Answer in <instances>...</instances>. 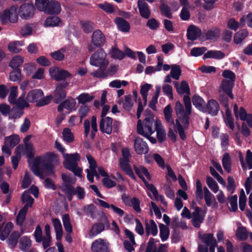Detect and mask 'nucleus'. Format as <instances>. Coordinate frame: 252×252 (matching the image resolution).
I'll return each instance as SVG.
<instances>
[{"label":"nucleus","mask_w":252,"mask_h":252,"mask_svg":"<svg viewBox=\"0 0 252 252\" xmlns=\"http://www.w3.org/2000/svg\"><path fill=\"white\" fill-rule=\"evenodd\" d=\"M133 169L136 175L142 181L147 189L152 192L156 200L158 201V191L157 188L154 186L153 184H149L144 177V175L145 176L146 178L149 181L152 180V176L147 168L142 165H140L139 166L134 165Z\"/></svg>","instance_id":"f257e3e1"},{"label":"nucleus","mask_w":252,"mask_h":252,"mask_svg":"<svg viewBox=\"0 0 252 252\" xmlns=\"http://www.w3.org/2000/svg\"><path fill=\"white\" fill-rule=\"evenodd\" d=\"M154 118H145L143 120V124L141 120H139L137 124V132L143 136L148 138L155 131V128L153 126L155 124Z\"/></svg>","instance_id":"f03ea898"},{"label":"nucleus","mask_w":252,"mask_h":252,"mask_svg":"<svg viewBox=\"0 0 252 252\" xmlns=\"http://www.w3.org/2000/svg\"><path fill=\"white\" fill-rule=\"evenodd\" d=\"M90 64L94 66H107L109 62L106 60V54L100 48L94 53L90 59Z\"/></svg>","instance_id":"7ed1b4c3"},{"label":"nucleus","mask_w":252,"mask_h":252,"mask_svg":"<svg viewBox=\"0 0 252 252\" xmlns=\"http://www.w3.org/2000/svg\"><path fill=\"white\" fill-rule=\"evenodd\" d=\"M68 85L69 83L65 81L57 84L56 88L53 92V95H52L53 101L55 103L59 104L65 98L66 92L65 89Z\"/></svg>","instance_id":"20e7f679"},{"label":"nucleus","mask_w":252,"mask_h":252,"mask_svg":"<svg viewBox=\"0 0 252 252\" xmlns=\"http://www.w3.org/2000/svg\"><path fill=\"white\" fill-rule=\"evenodd\" d=\"M175 110L178 117L177 120L184 124L185 128H188L189 124V116L187 114V111H185L184 106L180 101H176Z\"/></svg>","instance_id":"39448f33"},{"label":"nucleus","mask_w":252,"mask_h":252,"mask_svg":"<svg viewBox=\"0 0 252 252\" xmlns=\"http://www.w3.org/2000/svg\"><path fill=\"white\" fill-rule=\"evenodd\" d=\"M17 7L12 6L9 9H6L2 13L0 16V20L3 24H6L8 22L15 23L17 21Z\"/></svg>","instance_id":"423d86ee"},{"label":"nucleus","mask_w":252,"mask_h":252,"mask_svg":"<svg viewBox=\"0 0 252 252\" xmlns=\"http://www.w3.org/2000/svg\"><path fill=\"white\" fill-rule=\"evenodd\" d=\"M49 74L51 77L57 81L64 80L72 77L71 74L68 71L57 67H51L49 69Z\"/></svg>","instance_id":"0eeeda50"},{"label":"nucleus","mask_w":252,"mask_h":252,"mask_svg":"<svg viewBox=\"0 0 252 252\" xmlns=\"http://www.w3.org/2000/svg\"><path fill=\"white\" fill-rule=\"evenodd\" d=\"M101 220L103 222H98L94 224L90 232V235L93 237L97 235L104 230L105 225L107 227H109L110 223L108 219L105 214L101 217Z\"/></svg>","instance_id":"6e6552de"},{"label":"nucleus","mask_w":252,"mask_h":252,"mask_svg":"<svg viewBox=\"0 0 252 252\" xmlns=\"http://www.w3.org/2000/svg\"><path fill=\"white\" fill-rule=\"evenodd\" d=\"M63 157L64 159L63 165L66 169H68V167L77 166L78 162L81 159V157L78 153L64 154Z\"/></svg>","instance_id":"1a4fd4ad"},{"label":"nucleus","mask_w":252,"mask_h":252,"mask_svg":"<svg viewBox=\"0 0 252 252\" xmlns=\"http://www.w3.org/2000/svg\"><path fill=\"white\" fill-rule=\"evenodd\" d=\"M220 110V105L217 101L214 99H211L205 104L203 112H207L212 116H216L218 114Z\"/></svg>","instance_id":"9d476101"},{"label":"nucleus","mask_w":252,"mask_h":252,"mask_svg":"<svg viewBox=\"0 0 252 252\" xmlns=\"http://www.w3.org/2000/svg\"><path fill=\"white\" fill-rule=\"evenodd\" d=\"M34 8L32 4L25 3L22 4L19 10L20 16L24 19H28L32 17L34 14Z\"/></svg>","instance_id":"9b49d317"},{"label":"nucleus","mask_w":252,"mask_h":252,"mask_svg":"<svg viewBox=\"0 0 252 252\" xmlns=\"http://www.w3.org/2000/svg\"><path fill=\"white\" fill-rule=\"evenodd\" d=\"M91 250L93 252H109V243L103 239H98L92 243Z\"/></svg>","instance_id":"f8f14e48"},{"label":"nucleus","mask_w":252,"mask_h":252,"mask_svg":"<svg viewBox=\"0 0 252 252\" xmlns=\"http://www.w3.org/2000/svg\"><path fill=\"white\" fill-rule=\"evenodd\" d=\"M134 147L135 151L138 155L146 154L149 152V147L147 143L140 137L135 139Z\"/></svg>","instance_id":"ddd939ff"},{"label":"nucleus","mask_w":252,"mask_h":252,"mask_svg":"<svg viewBox=\"0 0 252 252\" xmlns=\"http://www.w3.org/2000/svg\"><path fill=\"white\" fill-rule=\"evenodd\" d=\"M99 123V129L102 133L111 134L112 132L113 119L110 117H102Z\"/></svg>","instance_id":"4468645a"},{"label":"nucleus","mask_w":252,"mask_h":252,"mask_svg":"<svg viewBox=\"0 0 252 252\" xmlns=\"http://www.w3.org/2000/svg\"><path fill=\"white\" fill-rule=\"evenodd\" d=\"M43 163H45V162L40 157H36L34 159L31 167L32 171L33 174L41 179L44 178V175L41 174V168L43 166Z\"/></svg>","instance_id":"2eb2a0df"},{"label":"nucleus","mask_w":252,"mask_h":252,"mask_svg":"<svg viewBox=\"0 0 252 252\" xmlns=\"http://www.w3.org/2000/svg\"><path fill=\"white\" fill-rule=\"evenodd\" d=\"M155 130L157 131V137L160 143H162L166 139L165 130L164 129L160 121L156 119L155 122Z\"/></svg>","instance_id":"dca6fc26"},{"label":"nucleus","mask_w":252,"mask_h":252,"mask_svg":"<svg viewBox=\"0 0 252 252\" xmlns=\"http://www.w3.org/2000/svg\"><path fill=\"white\" fill-rule=\"evenodd\" d=\"M28 211H26V207L22 208L19 211L16 218V223L17 225L20 226V231L21 233H23L26 228V225H24V222L26 220V217Z\"/></svg>","instance_id":"f3484780"},{"label":"nucleus","mask_w":252,"mask_h":252,"mask_svg":"<svg viewBox=\"0 0 252 252\" xmlns=\"http://www.w3.org/2000/svg\"><path fill=\"white\" fill-rule=\"evenodd\" d=\"M201 209L199 207H195L194 211L192 214L191 223L196 228H199L200 224L203 222L204 217L200 215Z\"/></svg>","instance_id":"a211bd4d"},{"label":"nucleus","mask_w":252,"mask_h":252,"mask_svg":"<svg viewBox=\"0 0 252 252\" xmlns=\"http://www.w3.org/2000/svg\"><path fill=\"white\" fill-rule=\"evenodd\" d=\"M43 92L40 89H34L30 91L27 94L26 100L29 102H36L43 96Z\"/></svg>","instance_id":"6ab92c4d"},{"label":"nucleus","mask_w":252,"mask_h":252,"mask_svg":"<svg viewBox=\"0 0 252 252\" xmlns=\"http://www.w3.org/2000/svg\"><path fill=\"white\" fill-rule=\"evenodd\" d=\"M129 160L120 159V167L126 172V174L132 180L136 181L137 178L134 175L129 163Z\"/></svg>","instance_id":"aec40b11"},{"label":"nucleus","mask_w":252,"mask_h":252,"mask_svg":"<svg viewBox=\"0 0 252 252\" xmlns=\"http://www.w3.org/2000/svg\"><path fill=\"white\" fill-rule=\"evenodd\" d=\"M72 30L78 31L82 30L84 31L91 32L94 30V24L90 21H79L76 25H73Z\"/></svg>","instance_id":"412c9836"},{"label":"nucleus","mask_w":252,"mask_h":252,"mask_svg":"<svg viewBox=\"0 0 252 252\" xmlns=\"http://www.w3.org/2000/svg\"><path fill=\"white\" fill-rule=\"evenodd\" d=\"M234 82L230 81L226 79H223L221 83V88L222 90L232 99L234 98V95L232 94V89L234 86Z\"/></svg>","instance_id":"4be33fe9"},{"label":"nucleus","mask_w":252,"mask_h":252,"mask_svg":"<svg viewBox=\"0 0 252 252\" xmlns=\"http://www.w3.org/2000/svg\"><path fill=\"white\" fill-rule=\"evenodd\" d=\"M137 4L141 16L145 19L149 18L151 11L148 4L143 0H139Z\"/></svg>","instance_id":"5701e85b"},{"label":"nucleus","mask_w":252,"mask_h":252,"mask_svg":"<svg viewBox=\"0 0 252 252\" xmlns=\"http://www.w3.org/2000/svg\"><path fill=\"white\" fill-rule=\"evenodd\" d=\"M145 231L147 236H149L152 234L153 236H155L158 233V226L153 220H150V223L148 220L145 221Z\"/></svg>","instance_id":"b1692460"},{"label":"nucleus","mask_w":252,"mask_h":252,"mask_svg":"<svg viewBox=\"0 0 252 252\" xmlns=\"http://www.w3.org/2000/svg\"><path fill=\"white\" fill-rule=\"evenodd\" d=\"M225 54L220 50H209L203 56V59H214L216 60H221L224 58Z\"/></svg>","instance_id":"393cba45"},{"label":"nucleus","mask_w":252,"mask_h":252,"mask_svg":"<svg viewBox=\"0 0 252 252\" xmlns=\"http://www.w3.org/2000/svg\"><path fill=\"white\" fill-rule=\"evenodd\" d=\"M24 149V146L22 144L19 145L16 148L15 153L16 155V156H12L11 157V162L14 169H17L19 160L21 158V153L23 152Z\"/></svg>","instance_id":"a878e982"},{"label":"nucleus","mask_w":252,"mask_h":252,"mask_svg":"<svg viewBox=\"0 0 252 252\" xmlns=\"http://www.w3.org/2000/svg\"><path fill=\"white\" fill-rule=\"evenodd\" d=\"M105 41V35L103 32H93L92 35V42L96 47L102 46Z\"/></svg>","instance_id":"bb28decb"},{"label":"nucleus","mask_w":252,"mask_h":252,"mask_svg":"<svg viewBox=\"0 0 252 252\" xmlns=\"http://www.w3.org/2000/svg\"><path fill=\"white\" fill-rule=\"evenodd\" d=\"M61 10V7L60 3L56 0H51L48 2L46 13L58 14Z\"/></svg>","instance_id":"cd10ccee"},{"label":"nucleus","mask_w":252,"mask_h":252,"mask_svg":"<svg viewBox=\"0 0 252 252\" xmlns=\"http://www.w3.org/2000/svg\"><path fill=\"white\" fill-rule=\"evenodd\" d=\"M174 84L179 94H186V95L190 94L189 87L186 81H182L180 87H179L177 82H174Z\"/></svg>","instance_id":"c85d7f7f"},{"label":"nucleus","mask_w":252,"mask_h":252,"mask_svg":"<svg viewBox=\"0 0 252 252\" xmlns=\"http://www.w3.org/2000/svg\"><path fill=\"white\" fill-rule=\"evenodd\" d=\"M192 102L198 110L203 112L206 103L201 96L197 94H194L192 97Z\"/></svg>","instance_id":"c756f323"},{"label":"nucleus","mask_w":252,"mask_h":252,"mask_svg":"<svg viewBox=\"0 0 252 252\" xmlns=\"http://www.w3.org/2000/svg\"><path fill=\"white\" fill-rule=\"evenodd\" d=\"M32 246V241L27 236L22 237L19 241V248L23 252H27Z\"/></svg>","instance_id":"7c9ffc66"},{"label":"nucleus","mask_w":252,"mask_h":252,"mask_svg":"<svg viewBox=\"0 0 252 252\" xmlns=\"http://www.w3.org/2000/svg\"><path fill=\"white\" fill-rule=\"evenodd\" d=\"M63 23L61 19L57 16H52L47 18L44 23L45 27L62 26Z\"/></svg>","instance_id":"2f4dec72"},{"label":"nucleus","mask_w":252,"mask_h":252,"mask_svg":"<svg viewBox=\"0 0 252 252\" xmlns=\"http://www.w3.org/2000/svg\"><path fill=\"white\" fill-rule=\"evenodd\" d=\"M24 63V58L20 55L13 57L9 63V66L12 69L20 68Z\"/></svg>","instance_id":"473e14b6"},{"label":"nucleus","mask_w":252,"mask_h":252,"mask_svg":"<svg viewBox=\"0 0 252 252\" xmlns=\"http://www.w3.org/2000/svg\"><path fill=\"white\" fill-rule=\"evenodd\" d=\"M223 119L226 126L231 130H234L235 128L234 119L232 116L231 111L229 109L226 110L225 116H223Z\"/></svg>","instance_id":"72a5a7b5"},{"label":"nucleus","mask_w":252,"mask_h":252,"mask_svg":"<svg viewBox=\"0 0 252 252\" xmlns=\"http://www.w3.org/2000/svg\"><path fill=\"white\" fill-rule=\"evenodd\" d=\"M115 23L116 24L119 29L122 32L129 31L130 29L129 23L122 18H117L115 19Z\"/></svg>","instance_id":"f704fd0d"},{"label":"nucleus","mask_w":252,"mask_h":252,"mask_svg":"<svg viewBox=\"0 0 252 252\" xmlns=\"http://www.w3.org/2000/svg\"><path fill=\"white\" fill-rule=\"evenodd\" d=\"M234 114L236 119H238L239 116L240 119L243 121H245L248 116V114L247 113L246 110L243 107H240L239 112L238 106L236 104L234 106Z\"/></svg>","instance_id":"c9c22d12"},{"label":"nucleus","mask_w":252,"mask_h":252,"mask_svg":"<svg viewBox=\"0 0 252 252\" xmlns=\"http://www.w3.org/2000/svg\"><path fill=\"white\" fill-rule=\"evenodd\" d=\"M21 233L18 231H14L12 232L9 238L7 240L8 245L12 247H15L17 245Z\"/></svg>","instance_id":"e433bc0d"},{"label":"nucleus","mask_w":252,"mask_h":252,"mask_svg":"<svg viewBox=\"0 0 252 252\" xmlns=\"http://www.w3.org/2000/svg\"><path fill=\"white\" fill-rule=\"evenodd\" d=\"M222 164L223 168L229 173L231 170V161L230 157L228 153H225L222 158Z\"/></svg>","instance_id":"4c0bfd02"},{"label":"nucleus","mask_w":252,"mask_h":252,"mask_svg":"<svg viewBox=\"0 0 252 252\" xmlns=\"http://www.w3.org/2000/svg\"><path fill=\"white\" fill-rule=\"evenodd\" d=\"M13 227V224L12 222H8L5 225L4 228L0 232V239L4 241L9 236V233Z\"/></svg>","instance_id":"58836bf2"},{"label":"nucleus","mask_w":252,"mask_h":252,"mask_svg":"<svg viewBox=\"0 0 252 252\" xmlns=\"http://www.w3.org/2000/svg\"><path fill=\"white\" fill-rule=\"evenodd\" d=\"M99 68L92 72L91 75L96 78H105L108 76V73L106 71L107 66H100Z\"/></svg>","instance_id":"ea45409f"},{"label":"nucleus","mask_w":252,"mask_h":252,"mask_svg":"<svg viewBox=\"0 0 252 252\" xmlns=\"http://www.w3.org/2000/svg\"><path fill=\"white\" fill-rule=\"evenodd\" d=\"M159 228L160 237L161 241L162 242H164L169 238L170 233L169 229L165 225L162 223H160L159 224Z\"/></svg>","instance_id":"a19ab883"},{"label":"nucleus","mask_w":252,"mask_h":252,"mask_svg":"<svg viewBox=\"0 0 252 252\" xmlns=\"http://www.w3.org/2000/svg\"><path fill=\"white\" fill-rule=\"evenodd\" d=\"M19 142V137L16 134H12L9 136L5 137L4 138L5 143L9 145V147L11 148H13L16 146Z\"/></svg>","instance_id":"79ce46f5"},{"label":"nucleus","mask_w":252,"mask_h":252,"mask_svg":"<svg viewBox=\"0 0 252 252\" xmlns=\"http://www.w3.org/2000/svg\"><path fill=\"white\" fill-rule=\"evenodd\" d=\"M219 33L220 32H202V34H201V41H216L220 36Z\"/></svg>","instance_id":"37998d69"},{"label":"nucleus","mask_w":252,"mask_h":252,"mask_svg":"<svg viewBox=\"0 0 252 252\" xmlns=\"http://www.w3.org/2000/svg\"><path fill=\"white\" fill-rule=\"evenodd\" d=\"M163 113L166 121L171 125H175L174 120L172 118V109L170 104L167 105L164 108Z\"/></svg>","instance_id":"c03bdc74"},{"label":"nucleus","mask_w":252,"mask_h":252,"mask_svg":"<svg viewBox=\"0 0 252 252\" xmlns=\"http://www.w3.org/2000/svg\"><path fill=\"white\" fill-rule=\"evenodd\" d=\"M21 70L20 68L13 69L9 73V79L11 81L16 82L22 80Z\"/></svg>","instance_id":"a18cd8bd"},{"label":"nucleus","mask_w":252,"mask_h":252,"mask_svg":"<svg viewBox=\"0 0 252 252\" xmlns=\"http://www.w3.org/2000/svg\"><path fill=\"white\" fill-rule=\"evenodd\" d=\"M62 220L66 232L68 233H71L72 232V227L70 223L69 215L65 214L63 215Z\"/></svg>","instance_id":"49530a36"},{"label":"nucleus","mask_w":252,"mask_h":252,"mask_svg":"<svg viewBox=\"0 0 252 252\" xmlns=\"http://www.w3.org/2000/svg\"><path fill=\"white\" fill-rule=\"evenodd\" d=\"M182 73L181 67L179 65L172 64L171 66L170 75L175 80H178Z\"/></svg>","instance_id":"de8ad7c7"},{"label":"nucleus","mask_w":252,"mask_h":252,"mask_svg":"<svg viewBox=\"0 0 252 252\" xmlns=\"http://www.w3.org/2000/svg\"><path fill=\"white\" fill-rule=\"evenodd\" d=\"M62 191L66 194L67 200L71 201L72 200L73 195H75L74 187L69 184H66L64 186V188L62 189Z\"/></svg>","instance_id":"09e8293b"},{"label":"nucleus","mask_w":252,"mask_h":252,"mask_svg":"<svg viewBox=\"0 0 252 252\" xmlns=\"http://www.w3.org/2000/svg\"><path fill=\"white\" fill-rule=\"evenodd\" d=\"M23 152H24V154L26 155L28 158L32 159L33 158V148L32 143H25Z\"/></svg>","instance_id":"8fccbe9b"},{"label":"nucleus","mask_w":252,"mask_h":252,"mask_svg":"<svg viewBox=\"0 0 252 252\" xmlns=\"http://www.w3.org/2000/svg\"><path fill=\"white\" fill-rule=\"evenodd\" d=\"M63 137L64 141L67 143H71L74 140V135L70 128H64L63 131Z\"/></svg>","instance_id":"3c124183"},{"label":"nucleus","mask_w":252,"mask_h":252,"mask_svg":"<svg viewBox=\"0 0 252 252\" xmlns=\"http://www.w3.org/2000/svg\"><path fill=\"white\" fill-rule=\"evenodd\" d=\"M94 98V96L91 95L88 93H82L77 98L78 103L84 104L86 102L92 101Z\"/></svg>","instance_id":"603ef678"},{"label":"nucleus","mask_w":252,"mask_h":252,"mask_svg":"<svg viewBox=\"0 0 252 252\" xmlns=\"http://www.w3.org/2000/svg\"><path fill=\"white\" fill-rule=\"evenodd\" d=\"M180 121L176 120V123L175 126H176L177 131L179 133L180 138L182 140H185L186 139V134L185 132V127L184 126L182 125Z\"/></svg>","instance_id":"864d4df0"},{"label":"nucleus","mask_w":252,"mask_h":252,"mask_svg":"<svg viewBox=\"0 0 252 252\" xmlns=\"http://www.w3.org/2000/svg\"><path fill=\"white\" fill-rule=\"evenodd\" d=\"M157 242H159V240H156L153 237L150 238L147 243L145 252H153L154 251L156 252L157 249L156 245Z\"/></svg>","instance_id":"5fc2aeb1"},{"label":"nucleus","mask_w":252,"mask_h":252,"mask_svg":"<svg viewBox=\"0 0 252 252\" xmlns=\"http://www.w3.org/2000/svg\"><path fill=\"white\" fill-rule=\"evenodd\" d=\"M206 183L209 188L215 193L219 190V186L215 180L210 176H207Z\"/></svg>","instance_id":"6e6d98bb"},{"label":"nucleus","mask_w":252,"mask_h":252,"mask_svg":"<svg viewBox=\"0 0 252 252\" xmlns=\"http://www.w3.org/2000/svg\"><path fill=\"white\" fill-rule=\"evenodd\" d=\"M95 209V206L93 204L85 205L83 207V210L86 215L92 218L94 217Z\"/></svg>","instance_id":"4d7b16f0"},{"label":"nucleus","mask_w":252,"mask_h":252,"mask_svg":"<svg viewBox=\"0 0 252 252\" xmlns=\"http://www.w3.org/2000/svg\"><path fill=\"white\" fill-rule=\"evenodd\" d=\"M201 239L202 242L207 245L206 247L213 244L214 241H216L212 233H205L201 236Z\"/></svg>","instance_id":"13d9d810"},{"label":"nucleus","mask_w":252,"mask_h":252,"mask_svg":"<svg viewBox=\"0 0 252 252\" xmlns=\"http://www.w3.org/2000/svg\"><path fill=\"white\" fill-rule=\"evenodd\" d=\"M48 2V0H35V5L39 10L46 12Z\"/></svg>","instance_id":"bf43d9fd"},{"label":"nucleus","mask_w":252,"mask_h":252,"mask_svg":"<svg viewBox=\"0 0 252 252\" xmlns=\"http://www.w3.org/2000/svg\"><path fill=\"white\" fill-rule=\"evenodd\" d=\"M236 235L241 240H246L248 238V234L246 227L244 226L238 227L237 229Z\"/></svg>","instance_id":"052dcab7"},{"label":"nucleus","mask_w":252,"mask_h":252,"mask_svg":"<svg viewBox=\"0 0 252 252\" xmlns=\"http://www.w3.org/2000/svg\"><path fill=\"white\" fill-rule=\"evenodd\" d=\"M18 95V87L12 86L10 87V94L8 96V101L10 104H14Z\"/></svg>","instance_id":"680f3d73"},{"label":"nucleus","mask_w":252,"mask_h":252,"mask_svg":"<svg viewBox=\"0 0 252 252\" xmlns=\"http://www.w3.org/2000/svg\"><path fill=\"white\" fill-rule=\"evenodd\" d=\"M207 50L206 47H194L190 51V55L193 57H198L204 55Z\"/></svg>","instance_id":"e2e57ef3"},{"label":"nucleus","mask_w":252,"mask_h":252,"mask_svg":"<svg viewBox=\"0 0 252 252\" xmlns=\"http://www.w3.org/2000/svg\"><path fill=\"white\" fill-rule=\"evenodd\" d=\"M125 56V53L120 50L118 48L113 47L112 48L111 57L113 59L122 60Z\"/></svg>","instance_id":"0e129e2a"},{"label":"nucleus","mask_w":252,"mask_h":252,"mask_svg":"<svg viewBox=\"0 0 252 252\" xmlns=\"http://www.w3.org/2000/svg\"><path fill=\"white\" fill-rule=\"evenodd\" d=\"M35 242L36 243H41L44 236L42 235V229L39 225H37L35 230L33 234Z\"/></svg>","instance_id":"69168bd1"},{"label":"nucleus","mask_w":252,"mask_h":252,"mask_svg":"<svg viewBox=\"0 0 252 252\" xmlns=\"http://www.w3.org/2000/svg\"><path fill=\"white\" fill-rule=\"evenodd\" d=\"M246 201L247 197L245 195L244 189H242L240 191L239 200V208L242 211H243L245 208Z\"/></svg>","instance_id":"338daca9"},{"label":"nucleus","mask_w":252,"mask_h":252,"mask_svg":"<svg viewBox=\"0 0 252 252\" xmlns=\"http://www.w3.org/2000/svg\"><path fill=\"white\" fill-rule=\"evenodd\" d=\"M123 106L124 109L126 111H129L131 109L133 103L130 95H126L125 96V100L123 102Z\"/></svg>","instance_id":"774afa93"}]
</instances>
